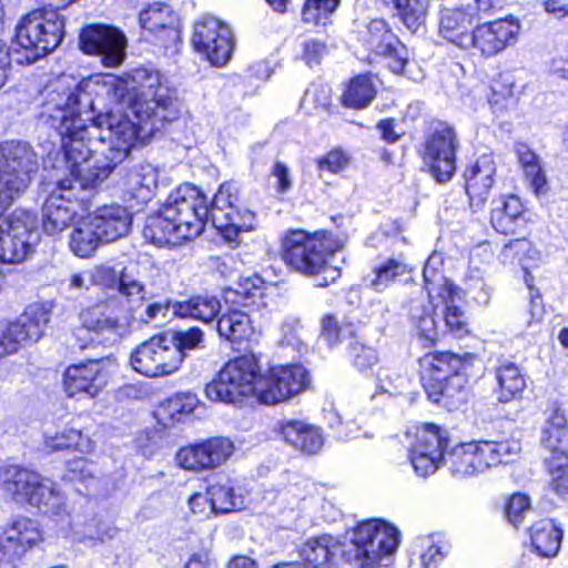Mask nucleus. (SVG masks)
I'll return each mask as SVG.
<instances>
[{"instance_id":"obj_1","label":"nucleus","mask_w":568,"mask_h":568,"mask_svg":"<svg viewBox=\"0 0 568 568\" xmlns=\"http://www.w3.org/2000/svg\"><path fill=\"white\" fill-rule=\"evenodd\" d=\"M209 221L232 243L239 241L241 232L254 229L255 215L240 207L234 184H222L211 206L196 186L182 184L170 193L159 213L148 217L143 235L156 246H176L197 237Z\"/></svg>"},{"instance_id":"obj_2","label":"nucleus","mask_w":568,"mask_h":568,"mask_svg":"<svg viewBox=\"0 0 568 568\" xmlns=\"http://www.w3.org/2000/svg\"><path fill=\"white\" fill-rule=\"evenodd\" d=\"M81 103L78 87L70 88L58 84L48 92L43 103L42 115L61 138L67 166L77 175L81 185H93L104 181L119 162L112 161L108 139H102L103 130L99 120L91 125L83 119L79 104Z\"/></svg>"},{"instance_id":"obj_3","label":"nucleus","mask_w":568,"mask_h":568,"mask_svg":"<svg viewBox=\"0 0 568 568\" xmlns=\"http://www.w3.org/2000/svg\"><path fill=\"white\" fill-rule=\"evenodd\" d=\"M132 81L139 90V98L132 105L134 122L128 114H102L99 124L103 128L102 139H108L113 162H122L136 140L145 141L168 120V110L174 102L173 91L163 83L159 71L138 68L132 72Z\"/></svg>"},{"instance_id":"obj_4","label":"nucleus","mask_w":568,"mask_h":568,"mask_svg":"<svg viewBox=\"0 0 568 568\" xmlns=\"http://www.w3.org/2000/svg\"><path fill=\"white\" fill-rule=\"evenodd\" d=\"M399 545L398 529L381 519L358 524L351 537L348 549L332 535L308 538L300 550L301 557L314 568H326L339 554L362 568H388Z\"/></svg>"},{"instance_id":"obj_5","label":"nucleus","mask_w":568,"mask_h":568,"mask_svg":"<svg viewBox=\"0 0 568 568\" xmlns=\"http://www.w3.org/2000/svg\"><path fill=\"white\" fill-rule=\"evenodd\" d=\"M64 20L55 11L36 10L16 29V40L6 51L0 42V88L7 81V60L19 65L34 63L54 50L63 38Z\"/></svg>"},{"instance_id":"obj_6","label":"nucleus","mask_w":568,"mask_h":568,"mask_svg":"<svg viewBox=\"0 0 568 568\" xmlns=\"http://www.w3.org/2000/svg\"><path fill=\"white\" fill-rule=\"evenodd\" d=\"M282 257L291 268L315 277L316 286L320 287L328 286L341 276L339 267L332 264L335 252L327 241L303 230L286 233Z\"/></svg>"},{"instance_id":"obj_7","label":"nucleus","mask_w":568,"mask_h":568,"mask_svg":"<svg viewBox=\"0 0 568 568\" xmlns=\"http://www.w3.org/2000/svg\"><path fill=\"white\" fill-rule=\"evenodd\" d=\"M0 488L17 504H28L55 517L67 514L65 497L55 483L34 470L18 465L2 467Z\"/></svg>"},{"instance_id":"obj_8","label":"nucleus","mask_w":568,"mask_h":568,"mask_svg":"<svg viewBox=\"0 0 568 568\" xmlns=\"http://www.w3.org/2000/svg\"><path fill=\"white\" fill-rule=\"evenodd\" d=\"M136 306L121 304L119 298H108L79 315L80 326L73 332L80 348L91 344H113L128 331Z\"/></svg>"},{"instance_id":"obj_9","label":"nucleus","mask_w":568,"mask_h":568,"mask_svg":"<svg viewBox=\"0 0 568 568\" xmlns=\"http://www.w3.org/2000/svg\"><path fill=\"white\" fill-rule=\"evenodd\" d=\"M263 376L256 358L243 355L229 361L217 376L206 384L204 393L211 402L237 404L263 389Z\"/></svg>"},{"instance_id":"obj_10","label":"nucleus","mask_w":568,"mask_h":568,"mask_svg":"<svg viewBox=\"0 0 568 568\" xmlns=\"http://www.w3.org/2000/svg\"><path fill=\"white\" fill-rule=\"evenodd\" d=\"M466 362L450 352L428 353L419 359L420 379L427 397L433 403L449 404L463 393L465 378L462 371Z\"/></svg>"},{"instance_id":"obj_11","label":"nucleus","mask_w":568,"mask_h":568,"mask_svg":"<svg viewBox=\"0 0 568 568\" xmlns=\"http://www.w3.org/2000/svg\"><path fill=\"white\" fill-rule=\"evenodd\" d=\"M518 452L519 444L515 442L464 443L453 448L444 462L455 477L466 478L506 463Z\"/></svg>"},{"instance_id":"obj_12","label":"nucleus","mask_w":568,"mask_h":568,"mask_svg":"<svg viewBox=\"0 0 568 568\" xmlns=\"http://www.w3.org/2000/svg\"><path fill=\"white\" fill-rule=\"evenodd\" d=\"M68 170L72 179L60 180L42 206L43 231L52 236L77 223L84 200L79 193L94 189L102 182L98 181L93 185L83 186L78 176L72 174L69 168Z\"/></svg>"},{"instance_id":"obj_13","label":"nucleus","mask_w":568,"mask_h":568,"mask_svg":"<svg viewBox=\"0 0 568 568\" xmlns=\"http://www.w3.org/2000/svg\"><path fill=\"white\" fill-rule=\"evenodd\" d=\"M439 257L432 256L427 260L423 276L425 288L430 303L437 301L443 305V318L445 328L456 338L466 336L468 329V317L462 308L463 291L448 281L435 266Z\"/></svg>"},{"instance_id":"obj_14","label":"nucleus","mask_w":568,"mask_h":568,"mask_svg":"<svg viewBox=\"0 0 568 568\" xmlns=\"http://www.w3.org/2000/svg\"><path fill=\"white\" fill-rule=\"evenodd\" d=\"M458 145L456 132L447 123H437L426 134L419 153L424 164L438 182H448L454 176Z\"/></svg>"},{"instance_id":"obj_15","label":"nucleus","mask_w":568,"mask_h":568,"mask_svg":"<svg viewBox=\"0 0 568 568\" xmlns=\"http://www.w3.org/2000/svg\"><path fill=\"white\" fill-rule=\"evenodd\" d=\"M130 363L141 375L158 378L178 372L182 365V356L169 339V334H161L140 344L131 353Z\"/></svg>"},{"instance_id":"obj_16","label":"nucleus","mask_w":568,"mask_h":568,"mask_svg":"<svg viewBox=\"0 0 568 568\" xmlns=\"http://www.w3.org/2000/svg\"><path fill=\"white\" fill-rule=\"evenodd\" d=\"M136 267H124L118 273L113 267L101 265L95 267L91 275V284L102 286L106 290L116 291V296L121 304L140 306L146 298V276Z\"/></svg>"},{"instance_id":"obj_17","label":"nucleus","mask_w":568,"mask_h":568,"mask_svg":"<svg viewBox=\"0 0 568 568\" xmlns=\"http://www.w3.org/2000/svg\"><path fill=\"white\" fill-rule=\"evenodd\" d=\"M311 378L302 365H280L272 367L263 381L258 402L274 405L297 396L308 388Z\"/></svg>"},{"instance_id":"obj_18","label":"nucleus","mask_w":568,"mask_h":568,"mask_svg":"<svg viewBox=\"0 0 568 568\" xmlns=\"http://www.w3.org/2000/svg\"><path fill=\"white\" fill-rule=\"evenodd\" d=\"M192 43L212 64H225L233 51V37L229 26L206 16L194 24Z\"/></svg>"},{"instance_id":"obj_19","label":"nucleus","mask_w":568,"mask_h":568,"mask_svg":"<svg viewBox=\"0 0 568 568\" xmlns=\"http://www.w3.org/2000/svg\"><path fill=\"white\" fill-rule=\"evenodd\" d=\"M126 38L119 29L93 24L84 28L80 45L85 54L98 55L106 68H116L124 61Z\"/></svg>"},{"instance_id":"obj_20","label":"nucleus","mask_w":568,"mask_h":568,"mask_svg":"<svg viewBox=\"0 0 568 568\" xmlns=\"http://www.w3.org/2000/svg\"><path fill=\"white\" fill-rule=\"evenodd\" d=\"M447 444L446 432L433 424L417 429L415 442L409 447V458L418 476L427 477L437 470L440 462L445 460Z\"/></svg>"},{"instance_id":"obj_21","label":"nucleus","mask_w":568,"mask_h":568,"mask_svg":"<svg viewBox=\"0 0 568 568\" xmlns=\"http://www.w3.org/2000/svg\"><path fill=\"white\" fill-rule=\"evenodd\" d=\"M520 33V24L513 17L476 26L470 36L469 48L490 58L514 45Z\"/></svg>"},{"instance_id":"obj_22","label":"nucleus","mask_w":568,"mask_h":568,"mask_svg":"<svg viewBox=\"0 0 568 568\" xmlns=\"http://www.w3.org/2000/svg\"><path fill=\"white\" fill-rule=\"evenodd\" d=\"M233 453L232 440L225 437H212L182 447L176 454V460L184 469H214L224 464Z\"/></svg>"},{"instance_id":"obj_23","label":"nucleus","mask_w":568,"mask_h":568,"mask_svg":"<svg viewBox=\"0 0 568 568\" xmlns=\"http://www.w3.org/2000/svg\"><path fill=\"white\" fill-rule=\"evenodd\" d=\"M254 286L255 291L252 293L245 292L246 296L241 302L242 307L246 311L230 308L219 318L216 326L221 337L233 343H240L248 341L254 335L250 313L258 310L260 306H265L262 290L256 285Z\"/></svg>"},{"instance_id":"obj_24","label":"nucleus","mask_w":568,"mask_h":568,"mask_svg":"<svg viewBox=\"0 0 568 568\" xmlns=\"http://www.w3.org/2000/svg\"><path fill=\"white\" fill-rule=\"evenodd\" d=\"M43 541L39 525L30 518L14 519L0 531V560L13 561Z\"/></svg>"},{"instance_id":"obj_25","label":"nucleus","mask_w":568,"mask_h":568,"mask_svg":"<svg viewBox=\"0 0 568 568\" xmlns=\"http://www.w3.org/2000/svg\"><path fill=\"white\" fill-rule=\"evenodd\" d=\"M105 384L103 362L99 359L71 365L63 375L64 390L70 397L87 395L93 398Z\"/></svg>"},{"instance_id":"obj_26","label":"nucleus","mask_w":568,"mask_h":568,"mask_svg":"<svg viewBox=\"0 0 568 568\" xmlns=\"http://www.w3.org/2000/svg\"><path fill=\"white\" fill-rule=\"evenodd\" d=\"M496 164L491 155L480 156L465 173V187L470 207L480 210L489 197L495 182Z\"/></svg>"},{"instance_id":"obj_27","label":"nucleus","mask_w":568,"mask_h":568,"mask_svg":"<svg viewBox=\"0 0 568 568\" xmlns=\"http://www.w3.org/2000/svg\"><path fill=\"white\" fill-rule=\"evenodd\" d=\"M477 20V16L470 6L444 7L440 10L439 32L449 42L462 49H469V28Z\"/></svg>"},{"instance_id":"obj_28","label":"nucleus","mask_w":568,"mask_h":568,"mask_svg":"<svg viewBox=\"0 0 568 568\" xmlns=\"http://www.w3.org/2000/svg\"><path fill=\"white\" fill-rule=\"evenodd\" d=\"M89 221L103 242H114L129 234L132 225L131 213L121 205L98 207Z\"/></svg>"},{"instance_id":"obj_29","label":"nucleus","mask_w":568,"mask_h":568,"mask_svg":"<svg viewBox=\"0 0 568 568\" xmlns=\"http://www.w3.org/2000/svg\"><path fill=\"white\" fill-rule=\"evenodd\" d=\"M281 435L292 447L308 455L317 454L324 445L321 430L301 420L284 423L281 426Z\"/></svg>"},{"instance_id":"obj_30","label":"nucleus","mask_w":568,"mask_h":568,"mask_svg":"<svg viewBox=\"0 0 568 568\" xmlns=\"http://www.w3.org/2000/svg\"><path fill=\"white\" fill-rule=\"evenodd\" d=\"M540 442L548 458L568 457V424L564 413L556 408L545 422Z\"/></svg>"},{"instance_id":"obj_31","label":"nucleus","mask_w":568,"mask_h":568,"mask_svg":"<svg viewBox=\"0 0 568 568\" xmlns=\"http://www.w3.org/2000/svg\"><path fill=\"white\" fill-rule=\"evenodd\" d=\"M531 551L541 558L558 555L562 540V530L551 519L534 523L528 530Z\"/></svg>"},{"instance_id":"obj_32","label":"nucleus","mask_w":568,"mask_h":568,"mask_svg":"<svg viewBox=\"0 0 568 568\" xmlns=\"http://www.w3.org/2000/svg\"><path fill=\"white\" fill-rule=\"evenodd\" d=\"M53 303H33L29 305L18 321L11 322L12 326H18L21 332V343L28 341L37 342L43 335V329L50 321Z\"/></svg>"},{"instance_id":"obj_33","label":"nucleus","mask_w":568,"mask_h":568,"mask_svg":"<svg viewBox=\"0 0 568 568\" xmlns=\"http://www.w3.org/2000/svg\"><path fill=\"white\" fill-rule=\"evenodd\" d=\"M524 212L519 197L501 196L493 201L490 222L493 227L503 234L515 233L518 221Z\"/></svg>"},{"instance_id":"obj_34","label":"nucleus","mask_w":568,"mask_h":568,"mask_svg":"<svg viewBox=\"0 0 568 568\" xmlns=\"http://www.w3.org/2000/svg\"><path fill=\"white\" fill-rule=\"evenodd\" d=\"M499 258L503 263H518L526 272L525 282L530 287L532 276L529 268L537 266L541 255L532 246L531 242L526 239H516L505 244L499 253Z\"/></svg>"},{"instance_id":"obj_35","label":"nucleus","mask_w":568,"mask_h":568,"mask_svg":"<svg viewBox=\"0 0 568 568\" xmlns=\"http://www.w3.org/2000/svg\"><path fill=\"white\" fill-rule=\"evenodd\" d=\"M159 171L151 164H141L126 175V192L140 203H146L158 187Z\"/></svg>"},{"instance_id":"obj_36","label":"nucleus","mask_w":568,"mask_h":568,"mask_svg":"<svg viewBox=\"0 0 568 568\" xmlns=\"http://www.w3.org/2000/svg\"><path fill=\"white\" fill-rule=\"evenodd\" d=\"M497 388L496 395L499 402L509 403L520 398L525 388L526 379L518 366L513 363L500 365L496 371Z\"/></svg>"},{"instance_id":"obj_37","label":"nucleus","mask_w":568,"mask_h":568,"mask_svg":"<svg viewBox=\"0 0 568 568\" xmlns=\"http://www.w3.org/2000/svg\"><path fill=\"white\" fill-rule=\"evenodd\" d=\"M436 307H438V304L434 306L430 302L428 306L418 302H413L409 308L412 324L419 341L426 347L435 345L439 336L435 320Z\"/></svg>"},{"instance_id":"obj_38","label":"nucleus","mask_w":568,"mask_h":568,"mask_svg":"<svg viewBox=\"0 0 568 568\" xmlns=\"http://www.w3.org/2000/svg\"><path fill=\"white\" fill-rule=\"evenodd\" d=\"M140 24L150 32L165 31L168 38H176L175 16L170 6L153 3L140 13Z\"/></svg>"},{"instance_id":"obj_39","label":"nucleus","mask_w":568,"mask_h":568,"mask_svg":"<svg viewBox=\"0 0 568 568\" xmlns=\"http://www.w3.org/2000/svg\"><path fill=\"white\" fill-rule=\"evenodd\" d=\"M173 312L180 317H190L210 323L221 312V303L213 296H196L173 305Z\"/></svg>"},{"instance_id":"obj_40","label":"nucleus","mask_w":568,"mask_h":568,"mask_svg":"<svg viewBox=\"0 0 568 568\" xmlns=\"http://www.w3.org/2000/svg\"><path fill=\"white\" fill-rule=\"evenodd\" d=\"M376 83L368 74L353 78L342 95L343 104L352 109H364L376 95Z\"/></svg>"},{"instance_id":"obj_41","label":"nucleus","mask_w":568,"mask_h":568,"mask_svg":"<svg viewBox=\"0 0 568 568\" xmlns=\"http://www.w3.org/2000/svg\"><path fill=\"white\" fill-rule=\"evenodd\" d=\"M44 446L51 452L73 449L89 454L93 450V442L90 437L74 428H64L57 432L54 435L47 434L44 437Z\"/></svg>"},{"instance_id":"obj_42","label":"nucleus","mask_w":568,"mask_h":568,"mask_svg":"<svg viewBox=\"0 0 568 568\" xmlns=\"http://www.w3.org/2000/svg\"><path fill=\"white\" fill-rule=\"evenodd\" d=\"M101 243H103L102 239L97 234L95 229H93L92 223L88 219L78 224L73 230L69 245L77 256L85 258L90 257Z\"/></svg>"},{"instance_id":"obj_43","label":"nucleus","mask_w":568,"mask_h":568,"mask_svg":"<svg viewBox=\"0 0 568 568\" xmlns=\"http://www.w3.org/2000/svg\"><path fill=\"white\" fill-rule=\"evenodd\" d=\"M397 40L398 38L382 19H374L368 23L367 31L363 39L367 49L378 55L389 51L393 43H397Z\"/></svg>"},{"instance_id":"obj_44","label":"nucleus","mask_w":568,"mask_h":568,"mask_svg":"<svg viewBox=\"0 0 568 568\" xmlns=\"http://www.w3.org/2000/svg\"><path fill=\"white\" fill-rule=\"evenodd\" d=\"M211 497V506L215 514H224L240 510L244 507L242 495L235 494L234 488L229 484H214L207 489Z\"/></svg>"},{"instance_id":"obj_45","label":"nucleus","mask_w":568,"mask_h":568,"mask_svg":"<svg viewBox=\"0 0 568 568\" xmlns=\"http://www.w3.org/2000/svg\"><path fill=\"white\" fill-rule=\"evenodd\" d=\"M398 17L413 32H416L425 22L429 0H393Z\"/></svg>"},{"instance_id":"obj_46","label":"nucleus","mask_w":568,"mask_h":568,"mask_svg":"<svg viewBox=\"0 0 568 568\" xmlns=\"http://www.w3.org/2000/svg\"><path fill=\"white\" fill-rule=\"evenodd\" d=\"M408 272L407 265L402 261L390 258L377 266L368 276L369 285L378 292L384 291L388 285Z\"/></svg>"},{"instance_id":"obj_47","label":"nucleus","mask_w":568,"mask_h":568,"mask_svg":"<svg viewBox=\"0 0 568 568\" xmlns=\"http://www.w3.org/2000/svg\"><path fill=\"white\" fill-rule=\"evenodd\" d=\"M341 0H306L302 10V20L314 26H326Z\"/></svg>"},{"instance_id":"obj_48","label":"nucleus","mask_w":568,"mask_h":568,"mask_svg":"<svg viewBox=\"0 0 568 568\" xmlns=\"http://www.w3.org/2000/svg\"><path fill=\"white\" fill-rule=\"evenodd\" d=\"M169 339L180 351L182 362L187 355V352L199 349L203 346L204 333L199 327H191L185 331H176L169 334Z\"/></svg>"},{"instance_id":"obj_49","label":"nucleus","mask_w":568,"mask_h":568,"mask_svg":"<svg viewBox=\"0 0 568 568\" xmlns=\"http://www.w3.org/2000/svg\"><path fill=\"white\" fill-rule=\"evenodd\" d=\"M551 488L559 495L568 493V457L547 458Z\"/></svg>"},{"instance_id":"obj_50","label":"nucleus","mask_w":568,"mask_h":568,"mask_svg":"<svg viewBox=\"0 0 568 568\" xmlns=\"http://www.w3.org/2000/svg\"><path fill=\"white\" fill-rule=\"evenodd\" d=\"M530 499L525 494L511 495L505 504L504 514L506 519L515 527H518L530 510Z\"/></svg>"},{"instance_id":"obj_51","label":"nucleus","mask_w":568,"mask_h":568,"mask_svg":"<svg viewBox=\"0 0 568 568\" xmlns=\"http://www.w3.org/2000/svg\"><path fill=\"white\" fill-rule=\"evenodd\" d=\"M321 173L338 174L351 164V156L342 149H333L316 161Z\"/></svg>"},{"instance_id":"obj_52","label":"nucleus","mask_w":568,"mask_h":568,"mask_svg":"<svg viewBox=\"0 0 568 568\" xmlns=\"http://www.w3.org/2000/svg\"><path fill=\"white\" fill-rule=\"evenodd\" d=\"M300 48V59L310 67L320 64L322 58L327 53L326 43L315 38H306L302 40Z\"/></svg>"},{"instance_id":"obj_53","label":"nucleus","mask_w":568,"mask_h":568,"mask_svg":"<svg viewBox=\"0 0 568 568\" xmlns=\"http://www.w3.org/2000/svg\"><path fill=\"white\" fill-rule=\"evenodd\" d=\"M20 328L10 323L0 324V359L14 354L23 345Z\"/></svg>"},{"instance_id":"obj_54","label":"nucleus","mask_w":568,"mask_h":568,"mask_svg":"<svg viewBox=\"0 0 568 568\" xmlns=\"http://www.w3.org/2000/svg\"><path fill=\"white\" fill-rule=\"evenodd\" d=\"M381 55L389 59L388 65L392 72L403 73L409 63L408 49L399 40L397 43H393L392 49Z\"/></svg>"},{"instance_id":"obj_55","label":"nucleus","mask_w":568,"mask_h":568,"mask_svg":"<svg viewBox=\"0 0 568 568\" xmlns=\"http://www.w3.org/2000/svg\"><path fill=\"white\" fill-rule=\"evenodd\" d=\"M345 328L342 327L338 321L332 316L326 315L322 320L321 338L331 347L337 345L342 341Z\"/></svg>"},{"instance_id":"obj_56","label":"nucleus","mask_w":568,"mask_h":568,"mask_svg":"<svg viewBox=\"0 0 568 568\" xmlns=\"http://www.w3.org/2000/svg\"><path fill=\"white\" fill-rule=\"evenodd\" d=\"M97 467L88 459H75L69 463L67 477L69 480L87 481L94 477Z\"/></svg>"},{"instance_id":"obj_57","label":"nucleus","mask_w":568,"mask_h":568,"mask_svg":"<svg viewBox=\"0 0 568 568\" xmlns=\"http://www.w3.org/2000/svg\"><path fill=\"white\" fill-rule=\"evenodd\" d=\"M526 180L536 194L544 192L547 184V178L541 166L540 160L523 169Z\"/></svg>"},{"instance_id":"obj_58","label":"nucleus","mask_w":568,"mask_h":568,"mask_svg":"<svg viewBox=\"0 0 568 568\" xmlns=\"http://www.w3.org/2000/svg\"><path fill=\"white\" fill-rule=\"evenodd\" d=\"M353 357L354 365L359 371L372 368L377 363L376 351L361 344L353 346Z\"/></svg>"},{"instance_id":"obj_59","label":"nucleus","mask_w":568,"mask_h":568,"mask_svg":"<svg viewBox=\"0 0 568 568\" xmlns=\"http://www.w3.org/2000/svg\"><path fill=\"white\" fill-rule=\"evenodd\" d=\"M423 547L425 549L420 555V560L425 568H433L444 559L445 552L443 547L434 544L429 537L424 540Z\"/></svg>"},{"instance_id":"obj_60","label":"nucleus","mask_w":568,"mask_h":568,"mask_svg":"<svg viewBox=\"0 0 568 568\" xmlns=\"http://www.w3.org/2000/svg\"><path fill=\"white\" fill-rule=\"evenodd\" d=\"M302 325L297 318H286L280 327L281 343L287 345L298 344Z\"/></svg>"},{"instance_id":"obj_61","label":"nucleus","mask_w":568,"mask_h":568,"mask_svg":"<svg viewBox=\"0 0 568 568\" xmlns=\"http://www.w3.org/2000/svg\"><path fill=\"white\" fill-rule=\"evenodd\" d=\"M272 176L276 180V191L281 194L286 193L293 185L291 170L283 162H275L272 168Z\"/></svg>"},{"instance_id":"obj_62","label":"nucleus","mask_w":568,"mask_h":568,"mask_svg":"<svg viewBox=\"0 0 568 568\" xmlns=\"http://www.w3.org/2000/svg\"><path fill=\"white\" fill-rule=\"evenodd\" d=\"M170 312V304L168 302H155L149 304L144 312L140 315V321L150 323L153 321L164 322Z\"/></svg>"},{"instance_id":"obj_63","label":"nucleus","mask_w":568,"mask_h":568,"mask_svg":"<svg viewBox=\"0 0 568 568\" xmlns=\"http://www.w3.org/2000/svg\"><path fill=\"white\" fill-rule=\"evenodd\" d=\"M189 507L191 511L201 517H209L211 514H215V510L211 506V497L209 494H194L189 499Z\"/></svg>"},{"instance_id":"obj_64","label":"nucleus","mask_w":568,"mask_h":568,"mask_svg":"<svg viewBox=\"0 0 568 568\" xmlns=\"http://www.w3.org/2000/svg\"><path fill=\"white\" fill-rule=\"evenodd\" d=\"M195 406V397L191 394L176 395L169 399L168 407L174 414H190Z\"/></svg>"}]
</instances>
